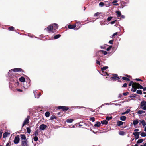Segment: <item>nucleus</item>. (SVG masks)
<instances>
[{"label": "nucleus", "mask_w": 146, "mask_h": 146, "mask_svg": "<svg viewBox=\"0 0 146 146\" xmlns=\"http://www.w3.org/2000/svg\"><path fill=\"white\" fill-rule=\"evenodd\" d=\"M117 2H118V1L117 0H114L112 2V3L115 4V3H117Z\"/></svg>", "instance_id": "nucleus-64"}, {"label": "nucleus", "mask_w": 146, "mask_h": 146, "mask_svg": "<svg viewBox=\"0 0 146 146\" xmlns=\"http://www.w3.org/2000/svg\"><path fill=\"white\" fill-rule=\"evenodd\" d=\"M137 83L134 82L132 84V88H137Z\"/></svg>", "instance_id": "nucleus-15"}, {"label": "nucleus", "mask_w": 146, "mask_h": 146, "mask_svg": "<svg viewBox=\"0 0 146 146\" xmlns=\"http://www.w3.org/2000/svg\"><path fill=\"white\" fill-rule=\"evenodd\" d=\"M50 113L48 111H47V112H46L45 113V116L46 117H48L49 116H50Z\"/></svg>", "instance_id": "nucleus-31"}, {"label": "nucleus", "mask_w": 146, "mask_h": 146, "mask_svg": "<svg viewBox=\"0 0 146 146\" xmlns=\"http://www.w3.org/2000/svg\"><path fill=\"white\" fill-rule=\"evenodd\" d=\"M29 116H27V118H25V119L22 126V128L26 124H27L29 123Z\"/></svg>", "instance_id": "nucleus-5"}, {"label": "nucleus", "mask_w": 146, "mask_h": 146, "mask_svg": "<svg viewBox=\"0 0 146 146\" xmlns=\"http://www.w3.org/2000/svg\"><path fill=\"white\" fill-rule=\"evenodd\" d=\"M62 112H58L57 113V114L58 115H60V116H62V115L61 114V113H62Z\"/></svg>", "instance_id": "nucleus-55"}, {"label": "nucleus", "mask_w": 146, "mask_h": 146, "mask_svg": "<svg viewBox=\"0 0 146 146\" xmlns=\"http://www.w3.org/2000/svg\"><path fill=\"white\" fill-rule=\"evenodd\" d=\"M73 121V120L72 119H68L66 120V122L68 123H72Z\"/></svg>", "instance_id": "nucleus-30"}, {"label": "nucleus", "mask_w": 146, "mask_h": 146, "mask_svg": "<svg viewBox=\"0 0 146 146\" xmlns=\"http://www.w3.org/2000/svg\"><path fill=\"white\" fill-rule=\"evenodd\" d=\"M81 25L80 24V23L79 22H77L76 23V24H69L68 25V27L69 29H73L76 27V30H77L79 28H80L81 27Z\"/></svg>", "instance_id": "nucleus-1"}, {"label": "nucleus", "mask_w": 146, "mask_h": 146, "mask_svg": "<svg viewBox=\"0 0 146 146\" xmlns=\"http://www.w3.org/2000/svg\"><path fill=\"white\" fill-rule=\"evenodd\" d=\"M101 123L102 124H105V125H107L108 123V122L106 120H104L103 121H101Z\"/></svg>", "instance_id": "nucleus-16"}, {"label": "nucleus", "mask_w": 146, "mask_h": 146, "mask_svg": "<svg viewBox=\"0 0 146 146\" xmlns=\"http://www.w3.org/2000/svg\"><path fill=\"white\" fill-rule=\"evenodd\" d=\"M116 21L117 20H115L113 21H112L110 22V23L111 24H114Z\"/></svg>", "instance_id": "nucleus-57"}, {"label": "nucleus", "mask_w": 146, "mask_h": 146, "mask_svg": "<svg viewBox=\"0 0 146 146\" xmlns=\"http://www.w3.org/2000/svg\"><path fill=\"white\" fill-rule=\"evenodd\" d=\"M58 109H62L63 111L66 112L69 109V108L65 106H59L57 107Z\"/></svg>", "instance_id": "nucleus-3"}, {"label": "nucleus", "mask_w": 146, "mask_h": 146, "mask_svg": "<svg viewBox=\"0 0 146 146\" xmlns=\"http://www.w3.org/2000/svg\"><path fill=\"white\" fill-rule=\"evenodd\" d=\"M119 134L121 135H125V132L123 131H121L119 132Z\"/></svg>", "instance_id": "nucleus-39"}, {"label": "nucleus", "mask_w": 146, "mask_h": 146, "mask_svg": "<svg viewBox=\"0 0 146 146\" xmlns=\"http://www.w3.org/2000/svg\"><path fill=\"white\" fill-rule=\"evenodd\" d=\"M38 137H37V136H35L33 138V139L34 141H37L38 140Z\"/></svg>", "instance_id": "nucleus-41"}, {"label": "nucleus", "mask_w": 146, "mask_h": 146, "mask_svg": "<svg viewBox=\"0 0 146 146\" xmlns=\"http://www.w3.org/2000/svg\"><path fill=\"white\" fill-rule=\"evenodd\" d=\"M3 133V130L1 129L0 131V139L1 137L2 134Z\"/></svg>", "instance_id": "nucleus-46"}, {"label": "nucleus", "mask_w": 146, "mask_h": 146, "mask_svg": "<svg viewBox=\"0 0 146 146\" xmlns=\"http://www.w3.org/2000/svg\"><path fill=\"white\" fill-rule=\"evenodd\" d=\"M16 90L17 91H18V92H23V90H21V89H17Z\"/></svg>", "instance_id": "nucleus-60"}, {"label": "nucleus", "mask_w": 146, "mask_h": 146, "mask_svg": "<svg viewBox=\"0 0 146 146\" xmlns=\"http://www.w3.org/2000/svg\"><path fill=\"white\" fill-rule=\"evenodd\" d=\"M61 35L60 34H57L55 35L54 37V39H56L60 37Z\"/></svg>", "instance_id": "nucleus-22"}, {"label": "nucleus", "mask_w": 146, "mask_h": 146, "mask_svg": "<svg viewBox=\"0 0 146 146\" xmlns=\"http://www.w3.org/2000/svg\"><path fill=\"white\" fill-rule=\"evenodd\" d=\"M96 63L97 64H98L99 65H100V62L99 61H98L97 60H96Z\"/></svg>", "instance_id": "nucleus-61"}, {"label": "nucleus", "mask_w": 146, "mask_h": 146, "mask_svg": "<svg viewBox=\"0 0 146 146\" xmlns=\"http://www.w3.org/2000/svg\"><path fill=\"white\" fill-rule=\"evenodd\" d=\"M129 94V92H127L125 93H123V94L124 96H126L127 95Z\"/></svg>", "instance_id": "nucleus-54"}, {"label": "nucleus", "mask_w": 146, "mask_h": 146, "mask_svg": "<svg viewBox=\"0 0 146 146\" xmlns=\"http://www.w3.org/2000/svg\"><path fill=\"white\" fill-rule=\"evenodd\" d=\"M54 119H57V117L55 115L51 116L50 117V119L51 120H53Z\"/></svg>", "instance_id": "nucleus-38"}, {"label": "nucleus", "mask_w": 146, "mask_h": 146, "mask_svg": "<svg viewBox=\"0 0 146 146\" xmlns=\"http://www.w3.org/2000/svg\"><path fill=\"white\" fill-rule=\"evenodd\" d=\"M133 83V81H131L129 84V86H131V85L132 86V84Z\"/></svg>", "instance_id": "nucleus-53"}, {"label": "nucleus", "mask_w": 146, "mask_h": 146, "mask_svg": "<svg viewBox=\"0 0 146 146\" xmlns=\"http://www.w3.org/2000/svg\"><path fill=\"white\" fill-rule=\"evenodd\" d=\"M100 52H102L104 55H106L107 54V52L103 50H100Z\"/></svg>", "instance_id": "nucleus-35"}, {"label": "nucleus", "mask_w": 146, "mask_h": 146, "mask_svg": "<svg viewBox=\"0 0 146 146\" xmlns=\"http://www.w3.org/2000/svg\"><path fill=\"white\" fill-rule=\"evenodd\" d=\"M30 86V82H29L28 83V84L27 85L24 86V87L25 88H28Z\"/></svg>", "instance_id": "nucleus-45"}, {"label": "nucleus", "mask_w": 146, "mask_h": 146, "mask_svg": "<svg viewBox=\"0 0 146 146\" xmlns=\"http://www.w3.org/2000/svg\"><path fill=\"white\" fill-rule=\"evenodd\" d=\"M104 5V3L103 2H101L99 4V5L101 7L103 6Z\"/></svg>", "instance_id": "nucleus-43"}, {"label": "nucleus", "mask_w": 146, "mask_h": 146, "mask_svg": "<svg viewBox=\"0 0 146 146\" xmlns=\"http://www.w3.org/2000/svg\"><path fill=\"white\" fill-rule=\"evenodd\" d=\"M139 123L138 120L137 119L135 120H133V124L134 125H135Z\"/></svg>", "instance_id": "nucleus-21"}, {"label": "nucleus", "mask_w": 146, "mask_h": 146, "mask_svg": "<svg viewBox=\"0 0 146 146\" xmlns=\"http://www.w3.org/2000/svg\"><path fill=\"white\" fill-rule=\"evenodd\" d=\"M108 67L107 66H105L104 67L102 68H101V70L102 71H103L104 70H105L106 69H108Z\"/></svg>", "instance_id": "nucleus-32"}, {"label": "nucleus", "mask_w": 146, "mask_h": 146, "mask_svg": "<svg viewBox=\"0 0 146 146\" xmlns=\"http://www.w3.org/2000/svg\"><path fill=\"white\" fill-rule=\"evenodd\" d=\"M19 80L21 82H25V79L24 77L23 76L21 77L19 79Z\"/></svg>", "instance_id": "nucleus-13"}, {"label": "nucleus", "mask_w": 146, "mask_h": 146, "mask_svg": "<svg viewBox=\"0 0 146 146\" xmlns=\"http://www.w3.org/2000/svg\"><path fill=\"white\" fill-rule=\"evenodd\" d=\"M101 13L100 12H97L96 13H95L94 14V16L96 17H98L99 16V15Z\"/></svg>", "instance_id": "nucleus-37"}, {"label": "nucleus", "mask_w": 146, "mask_h": 146, "mask_svg": "<svg viewBox=\"0 0 146 146\" xmlns=\"http://www.w3.org/2000/svg\"><path fill=\"white\" fill-rule=\"evenodd\" d=\"M127 84L126 83H125L123 84L122 87H127Z\"/></svg>", "instance_id": "nucleus-56"}, {"label": "nucleus", "mask_w": 146, "mask_h": 146, "mask_svg": "<svg viewBox=\"0 0 146 146\" xmlns=\"http://www.w3.org/2000/svg\"><path fill=\"white\" fill-rule=\"evenodd\" d=\"M113 41V40H110V41H109V43L110 44H112Z\"/></svg>", "instance_id": "nucleus-62"}, {"label": "nucleus", "mask_w": 146, "mask_h": 146, "mask_svg": "<svg viewBox=\"0 0 146 146\" xmlns=\"http://www.w3.org/2000/svg\"><path fill=\"white\" fill-rule=\"evenodd\" d=\"M135 80L137 81H141V82L143 81L142 80H141L140 79H139V78H136Z\"/></svg>", "instance_id": "nucleus-59"}, {"label": "nucleus", "mask_w": 146, "mask_h": 146, "mask_svg": "<svg viewBox=\"0 0 146 146\" xmlns=\"http://www.w3.org/2000/svg\"><path fill=\"white\" fill-rule=\"evenodd\" d=\"M13 69H11L8 72V75L9 76H12V72L13 71Z\"/></svg>", "instance_id": "nucleus-34"}, {"label": "nucleus", "mask_w": 146, "mask_h": 146, "mask_svg": "<svg viewBox=\"0 0 146 146\" xmlns=\"http://www.w3.org/2000/svg\"><path fill=\"white\" fill-rule=\"evenodd\" d=\"M101 74L103 76H105L106 75H107L108 76H109V75L107 74V72H104V71H102V72L101 73Z\"/></svg>", "instance_id": "nucleus-19"}, {"label": "nucleus", "mask_w": 146, "mask_h": 146, "mask_svg": "<svg viewBox=\"0 0 146 146\" xmlns=\"http://www.w3.org/2000/svg\"><path fill=\"white\" fill-rule=\"evenodd\" d=\"M53 26L52 25H49L45 29V30H46L48 33L52 32L53 33L54 32L53 31Z\"/></svg>", "instance_id": "nucleus-2"}, {"label": "nucleus", "mask_w": 146, "mask_h": 146, "mask_svg": "<svg viewBox=\"0 0 146 146\" xmlns=\"http://www.w3.org/2000/svg\"><path fill=\"white\" fill-rule=\"evenodd\" d=\"M139 121L140 122V123H139L140 125L141 124H142V125L143 126H145L146 125V123L145 120H143L141 121V120H139Z\"/></svg>", "instance_id": "nucleus-17"}, {"label": "nucleus", "mask_w": 146, "mask_h": 146, "mask_svg": "<svg viewBox=\"0 0 146 146\" xmlns=\"http://www.w3.org/2000/svg\"><path fill=\"white\" fill-rule=\"evenodd\" d=\"M21 146H29L28 144V141L27 140L26 141H21Z\"/></svg>", "instance_id": "nucleus-8"}, {"label": "nucleus", "mask_w": 146, "mask_h": 146, "mask_svg": "<svg viewBox=\"0 0 146 146\" xmlns=\"http://www.w3.org/2000/svg\"><path fill=\"white\" fill-rule=\"evenodd\" d=\"M142 109L144 110H146V104L143 106V107L141 108Z\"/></svg>", "instance_id": "nucleus-49"}, {"label": "nucleus", "mask_w": 146, "mask_h": 146, "mask_svg": "<svg viewBox=\"0 0 146 146\" xmlns=\"http://www.w3.org/2000/svg\"><path fill=\"white\" fill-rule=\"evenodd\" d=\"M112 46H109L108 48H107L106 50L108 51H109L111 50V48H112Z\"/></svg>", "instance_id": "nucleus-47"}, {"label": "nucleus", "mask_w": 146, "mask_h": 146, "mask_svg": "<svg viewBox=\"0 0 146 146\" xmlns=\"http://www.w3.org/2000/svg\"><path fill=\"white\" fill-rule=\"evenodd\" d=\"M27 133L29 134L31 132V129L29 127H27L26 129Z\"/></svg>", "instance_id": "nucleus-42"}, {"label": "nucleus", "mask_w": 146, "mask_h": 146, "mask_svg": "<svg viewBox=\"0 0 146 146\" xmlns=\"http://www.w3.org/2000/svg\"><path fill=\"white\" fill-rule=\"evenodd\" d=\"M145 113V111L143 110H140L138 111L137 113L139 114H142L143 113Z\"/></svg>", "instance_id": "nucleus-29"}, {"label": "nucleus", "mask_w": 146, "mask_h": 146, "mask_svg": "<svg viewBox=\"0 0 146 146\" xmlns=\"http://www.w3.org/2000/svg\"><path fill=\"white\" fill-rule=\"evenodd\" d=\"M137 88H132L131 90L133 91V92H135L137 90Z\"/></svg>", "instance_id": "nucleus-51"}, {"label": "nucleus", "mask_w": 146, "mask_h": 146, "mask_svg": "<svg viewBox=\"0 0 146 146\" xmlns=\"http://www.w3.org/2000/svg\"><path fill=\"white\" fill-rule=\"evenodd\" d=\"M8 29L10 31H13L14 30V27L13 26H11L9 27Z\"/></svg>", "instance_id": "nucleus-40"}, {"label": "nucleus", "mask_w": 146, "mask_h": 146, "mask_svg": "<svg viewBox=\"0 0 146 146\" xmlns=\"http://www.w3.org/2000/svg\"><path fill=\"white\" fill-rule=\"evenodd\" d=\"M143 139H139L137 142V144H139L142 143L143 141Z\"/></svg>", "instance_id": "nucleus-25"}, {"label": "nucleus", "mask_w": 146, "mask_h": 146, "mask_svg": "<svg viewBox=\"0 0 146 146\" xmlns=\"http://www.w3.org/2000/svg\"><path fill=\"white\" fill-rule=\"evenodd\" d=\"M123 123V122L121 121H118L117 122V125L118 126H120L122 125Z\"/></svg>", "instance_id": "nucleus-18"}, {"label": "nucleus", "mask_w": 146, "mask_h": 146, "mask_svg": "<svg viewBox=\"0 0 146 146\" xmlns=\"http://www.w3.org/2000/svg\"><path fill=\"white\" fill-rule=\"evenodd\" d=\"M132 96H129V97L130 98H132V97H133V98H135V97H136V96H137V95L136 94H132Z\"/></svg>", "instance_id": "nucleus-50"}, {"label": "nucleus", "mask_w": 146, "mask_h": 146, "mask_svg": "<svg viewBox=\"0 0 146 146\" xmlns=\"http://www.w3.org/2000/svg\"><path fill=\"white\" fill-rule=\"evenodd\" d=\"M101 123L98 121L96 122L95 124L94 125V126L95 127H99L100 126Z\"/></svg>", "instance_id": "nucleus-12"}, {"label": "nucleus", "mask_w": 146, "mask_h": 146, "mask_svg": "<svg viewBox=\"0 0 146 146\" xmlns=\"http://www.w3.org/2000/svg\"><path fill=\"white\" fill-rule=\"evenodd\" d=\"M112 18H113V17H111V16H110V17H109L107 18V21H110L112 19Z\"/></svg>", "instance_id": "nucleus-48"}, {"label": "nucleus", "mask_w": 146, "mask_h": 146, "mask_svg": "<svg viewBox=\"0 0 146 146\" xmlns=\"http://www.w3.org/2000/svg\"><path fill=\"white\" fill-rule=\"evenodd\" d=\"M20 141V138L19 135H17L15 137L14 139V143L15 144H18Z\"/></svg>", "instance_id": "nucleus-6"}, {"label": "nucleus", "mask_w": 146, "mask_h": 146, "mask_svg": "<svg viewBox=\"0 0 146 146\" xmlns=\"http://www.w3.org/2000/svg\"><path fill=\"white\" fill-rule=\"evenodd\" d=\"M140 133V132H135L133 133V134L135 136L136 139L139 138Z\"/></svg>", "instance_id": "nucleus-10"}, {"label": "nucleus", "mask_w": 146, "mask_h": 146, "mask_svg": "<svg viewBox=\"0 0 146 146\" xmlns=\"http://www.w3.org/2000/svg\"><path fill=\"white\" fill-rule=\"evenodd\" d=\"M11 144V142L9 141V142L7 143L6 145V146H10Z\"/></svg>", "instance_id": "nucleus-58"}, {"label": "nucleus", "mask_w": 146, "mask_h": 146, "mask_svg": "<svg viewBox=\"0 0 146 146\" xmlns=\"http://www.w3.org/2000/svg\"><path fill=\"white\" fill-rule=\"evenodd\" d=\"M53 26V29L54 28L55 29H57L58 28V25L56 23H54L52 24Z\"/></svg>", "instance_id": "nucleus-27"}, {"label": "nucleus", "mask_w": 146, "mask_h": 146, "mask_svg": "<svg viewBox=\"0 0 146 146\" xmlns=\"http://www.w3.org/2000/svg\"><path fill=\"white\" fill-rule=\"evenodd\" d=\"M9 133L8 132H6L5 133H4L3 134V137L4 138H5L7 137L8 135L9 134Z\"/></svg>", "instance_id": "nucleus-24"}, {"label": "nucleus", "mask_w": 146, "mask_h": 146, "mask_svg": "<svg viewBox=\"0 0 146 146\" xmlns=\"http://www.w3.org/2000/svg\"><path fill=\"white\" fill-rule=\"evenodd\" d=\"M117 32H116V33H114L112 35V37H114L115 36V35H117Z\"/></svg>", "instance_id": "nucleus-63"}, {"label": "nucleus", "mask_w": 146, "mask_h": 146, "mask_svg": "<svg viewBox=\"0 0 146 146\" xmlns=\"http://www.w3.org/2000/svg\"><path fill=\"white\" fill-rule=\"evenodd\" d=\"M121 4L122 5H124V6L126 4V3L124 1H122L121 2Z\"/></svg>", "instance_id": "nucleus-52"}, {"label": "nucleus", "mask_w": 146, "mask_h": 146, "mask_svg": "<svg viewBox=\"0 0 146 146\" xmlns=\"http://www.w3.org/2000/svg\"><path fill=\"white\" fill-rule=\"evenodd\" d=\"M126 119V117L125 116H121L120 117V119L121 120L123 121H125Z\"/></svg>", "instance_id": "nucleus-23"}, {"label": "nucleus", "mask_w": 146, "mask_h": 146, "mask_svg": "<svg viewBox=\"0 0 146 146\" xmlns=\"http://www.w3.org/2000/svg\"><path fill=\"white\" fill-rule=\"evenodd\" d=\"M47 128V126L44 124L41 125L39 127V129L42 130H44Z\"/></svg>", "instance_id": "nucleus-7"}, {"label": "nucleus", "mask_w": 146, "mask_h": 146, "mask_svg": "<svg viewBox=\"0 0 146 146\" xmlns=\"http://www.w3.org/2000/svg\"><path fill=\"white\" fill-rule=\"evenodd\" d=\"M136 93L140 95H141L142 94V91L140 90H138L136 92Z\"/></svg>", "instance_id": "nucleus-33"}, {"label": "nucleus", "mask_w": 146, "mask_h": 146, "mask_svg": "<svg viewBox=\"0 0 146 146\" xmlns=\"http://www.w3.org/2000/svg\"><path fill=\"white\" fill-rule=\"evenodd\" d=\"M120 77H121V76H120ZM122 79H123V80H126V81H130V79H129L126 77H122Z\"/></svg>", "instance_id": "nucleus-20"}, {"label": "nucleus", "mask_w": 146, "mask_h": 146, "mask_svg": "<svg viewBox=\"0 0 146 146\" xmlns=\"http://www.w3.org/2000/svg\"><path fill=\"white\" fill-rule=\"evenodd\" d=\"M116 13L117 14V17H119L121 15V13L119 11H116Z\"/></svg>", "instance_id": "nucleus-26"}, {"label": "nucleus", "mask_w": 146, "mask_h": 146, "mask_svg": "<svg viewBox=\"0 0 146 146\" xmlns=\"http://www.w3.org/2000/svg\"><path fill=\"white\" fill-rule=\"evenodd\" d=\"M38 129H37L36 130L35 132L34 133V135L35 136H37L38 134Z\"/></svg>", "instance_id": "nucleus-44"}, {"label": "nucleus", "mask_w": 146, "mask_h": 146, "mask_svg": "<svg viewBox=\"0 0 146 146\" xmlns=\"http://www.w3.org/2000/svg\"><path fill=\"white\" fill-rule=\"evenodd\" d=\"M112 118V116H110V117L107 116L106 118V119L108 121H109V120H110Z\"/></svg>", "instance_id": "nucleus-36"}, {"label": "nucleus", "mask_w": 146, "mask_h": 146, "mask_svg": "<svg viewBox=\"0 0 146 146\" xmlns=\"http://www.w3.org/2000/svg\"><path fill=\"white\" fill-rule=\"evenodd\" d=\"M146 104V102L145 101H142L140 104V107L142 108L143 107V106L145 105Z\"/></svg>", "instance_id": "nucleus-14"}, {"label": "nucleus", "mask_w": 146, "mask_h": 146, "mask_svg": "<svg viewBox=\"0 0 146 146\" xmlns=\"http://www.w3.org/2000/svg\"><path fill=\"white\" fill-rule=\"evenodd\" d=\"M21 139V141L27 140V139L25 135L24 134H21L20 135Z\"/></svg>", "instance_id": "nucleus-11"}, {"label": "nucleus", "mask_w": 146, "mask_h": 146, "mask_svg": "<svg viewBox=\"0 0 146 146\" xmlns=\"http://www.w3.org/2000/svg\"><path fill=\"white\" fill-rule=\"evenodd\" d=\"M13 71L16 72H24V71L22 69L20 68H17L13 69Z\"/></svg>", "instance_id": "nucleus-9"}, {"label": "nucleus", "mask_w": 146, "mask_h": 146, "mask_svg": "<svg viewBox=\"0 0 146 146\" xmlns=\"http://www.w3.org/2000/svg\"><path fill=\"white\" fill-rule=\"evenodd\" d=\"M137 88L143 89V87L140 84H139L138 83H137Z\"/></svg>", "instance_id": "nucleus-28"}, {"label": "nucleus", "mask_w": 146, "mask_h": 146, "mask_svg": "<svg viewBox=\"0 0 146 146\" xmlns=\"http://www.w3.org/2000/svg\"><path fill=\"white\" fill-rule=\"evenodd\" d=\"M113 76L111 77L110 79L111 80H118L120 79V78L117 76L118 75L117 74H112Z\"/></svg>", "instance_id": "nucleus-4"}]
</instances>
